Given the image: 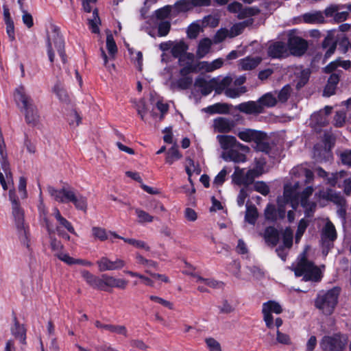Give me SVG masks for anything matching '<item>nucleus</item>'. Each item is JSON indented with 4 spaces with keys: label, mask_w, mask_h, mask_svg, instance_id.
<instances>
[{
    "label": "nucleus",
    "mask_w": 351,
    "mask_h": 351,
    "mask_svg": "<svg viewBox=\"0 0 351 351\" xmlns=\"http://www.w3.org/2000/svg\"><path fill=\"white\" fill-rule=\"evenodd\" d=\"M12 186L13 184L10 185L8 189L10 190L9 196L12 204V215L15 226L21 244L29 249L30 247V241L29 239L27 226L25 223L24 211L19 206V204L16 199L14 192L11 189Z\"/></svg>",
    "instance_id": "1"
},
{
    "label": "nucleus",
    "mask_w": 351,
    "mask_h": 351,
    "mask_svg": "<svg viewBox=\"0 0 351 351\" xmlns=\"http://www.w3.org/2000/svg\"><path fill=\"white\" fill-rule=\"evenodd\" d=\"M260 13V10L256 6L253 7H244L241 6V9L240 10L239 14L237 15V17L240 19H243L245 18L252 17L253 16H256Z\"/></svg>",
    "instance_id": "39"
},
{
    "label": "nucleus",
    "mask_w": 351,
    "mask_h": 351,
    "mask_svg": "<svg viewBox=\"0 0 351 351\" xmlns=\"http://www.w3.org/2000/svg\"><path fill=\"white\" fill-rule=\"evenodd\" d=\"M81 275L83 279L88 285L94 289H99L101 287V276H97L87 270L81 271Z\"/></svg>",
    "instance_id": "29"
},
{
    "label": "nucleus",
    "mask_w": 351,
    "mask_h": 351,
    "mask_svg": "<svg viewBox=\"0 0 351 351\" xmlns=\"http://www.w3.org/2000/svg\"><path fill=\"white\" fill-rule=\"evenodd\" d=\"M70 187H63L61 189H56L53 186H49L47 187V192L49 195L56 202L60 203H66V195H65L69 192Z\"/></svg>",
    "instance_id": "25"
},
{
    "label": "nucleus",
    "mask_w": 351,
    "mask_h": 351,
    "mask_svg": "<svg viewBox=\"0 0 351 351\" xmlns=\"http://www.w3.org/2000/svg\"><path fill=\"white\" fill-rule=\"evenodd\" d=\"M195 86L201 88V93L204 95H208L214 90L213 79L207 81L203 77H198L195 80Z\"/></svg>",
    "instance_id": "31"
},
{
    "label": "nucleus",
    "mask_w": 351,
    "mask_h": 351,
    "mask_svg": "<svg viewBox=\"0 0 351 351\" xmlns=\"http://www.w3.org/2000/svg\"><path fill=\"white\" fill-rule=\"evenodd\" d=\"M287 53V47L282 42H276L269 45L267 50L268 56L272 58H280Z\"/></svg>",
    "instance_id": "22"
},
{
    "label": "nucleus",
    "mask_w": 351,
    "mask_h": 351,
    "mask_svg": "<svg viewBox=\"0 0 351 351\" xmlns=\"http://www.w3.org/2000/svg\"><path fill=\"white\" fill-rule=\"evenodd\" d=\"M262 312L266 326L271 328L274 325L271 313L280 314L282 312V308L278 302L270 300L263 303Z\"/></svg>",
    "instance_id": "8"
},
{
    "label": "nucleus",
    "mask_w": 351,
    "mask_h": 351,
    "mask_svg": "<svg viewBox=\"0 0 351 351\" xmlns=\"http://www.w3.org/2000/svg\"><path fill=\"white\" fill-rule=\"evenodd\" d=\"M214 130L219 133H228L235 126L234 121L226 117H218L213 120Z\"/></svg>",
    "instance_id": "17"
},
{
    "label": "nucleus",
    "mask_w": 351,
    "mask_h": 351,
    "mask_svg": "<svg viewBox=\"0 0 351 351\" xmlns=\"http://www.w3.org/2000/svg\"><path fill=\"white\" fill-rule=\"evenodd\" d=\"M124 272L125 274L130 275L132 277L139 278L140 279L143 280L144 281L145 284L147 286L154 287V281L152 279H150L149 278L146 277L139 273L134 272L132 271H129V270L125 271Z\"/></svg>",
    "instance_id": "59"
},
{
    "label": "nucleus",
    "mask_w": 351,
    "mask_h": 351,
    "mask_svg": "<svg viewBox=\"0 0 351 351\" xmlns=\"http://www.w3.org/2000/svg\"><path fill=\"white\" fill-rule=\"evenodd\" d=\"M254 191L260 193L263 195H267L269 193V187L268 185L263 182V181H258L256 182L254 184Z\"/></svg>",
    "instance_id": "55"
},
{
    "label": "nucleus",
    "mask_w": 351,
    "mask_h": 351,
    "mask_svg": "<svg viewBox=\"0 0 351 351\" xmlns=\"http://www.w3.org/2000/svg\"><path fill=\"white\" fill-rule=\"evenodd\" d=\"M347 342L346 338L341 334L324 336L320 347L323 351H343Z\"/></svg>",
    "instance_id": "7"
},
{
    "label": "nucleus",
    "mask_w": 351,
    "mask_h": 351,
    "mask_svg": "<svg viewBox=\"0 0 351 351\" xmlns=\"http://www.w3.org/2000/svg\"><path fill=\"white\" fill-rule=\"evenodd\" d=\"M237 110L241 112L245 113L247 114H257L262 113V108L260 104L257 101H250L243 102L235 107Z\"/></svg>",
    "instance_id": "19"
},
{
    "label": "nucleus",
    "mask_w": 351,
    "mask_h": 351,
    "mask_svg": "<svg viewBox=\"0 0 351 351\" xmlns=\"http://www.w3.org/2000/svg\"><path fill=\"white\" fill-rule=\"evenodd\" d=\"M292 179L301 178L304 184L310 183L314 178L313 173L304 165H298L291 169Z\"/></svg>",
    "instance_id": "18"
},
{
    "label": "nucleus",
    "mask_w": 351,
    "mask_h": 351,
    "mask_svg": "<svg viewBox=\"0 0 351 351\" xmlns=\"http://www.w3.org/2000/svg\"><path fill=\"white\" fill-rule=\"evenodd\" d=\"M344 5H330L328 6L324 11V14L326 17H332L333 19H335V15L336 14L337 12L339 11L340 9L343 8Z\"/></svg>",
    "instance_id": "57"
},
{
    "label": "nucleus",
    "mask_w": 351,
    "mask_h": 351,
    "mask_svg": "<svg viewBox=\"0 0 351 351\" xmlns=\"http://www.w3.org/2000/svg\"><path fill=\"white\" fill-rule=\"evenodd\" d=\"M182 155L179 153L178 147L176 146L171 147L167 153L166 162L171 165L176 160L181 158Z\"/></svg>",
    "instance_id": "46"
},
{
    "label": "nucleus",
    "mask_w": 351,
    "mask_h": 351,
    "mask_svg": "<svg viewBox=\"0 0 351 351\" xmlns=\"http://www.w3.org/2000/svg\"><path fill=\"white\" fill-rule=\"evenodd\" d=\"M265 216L267 220L271 221L277 219V211L276 208L272 204H268L265 210Z\"/></svg>",
    "instance_id": "56"
},
{
    "label": "nucleus",
    "mask_w": 351,
    "mask_h": 351,
    "mask_svg": "<svg viewBox=\"0 0 351 351\" xmlns=\"http://www.w3.org/2000/svg\"><path fill=\"white\" fill-rule=\"evenodd\" d=\"M291 88L289 86H285L278 95V99L279 101L284 103L287 101L290 95Z\"/></svg>",
    "instance_id": "64"
},
{
    "label": "nucleus",
    "mask_w": 351,
    "mask_h": 351,
    "mask_svg": "<svg viewBox=\"0 0 351 351\" xmlns=\"http://www.w3.org/2000/svg\"><path fill=\"white\" fill-rule=\"evenodd\" d=\"M16 102L21 103L25 114V121L31 125H36L40 120V115L32 99L26 93L23 86L19 87L15 92Z\"/></svg>",
    "instance_id": "2"
},
{
    "label": "nucleus",
    "mask_w": 351,
    "mask_h": 351,
    "mask_svg": "<svg viewBox=\"0 0 351 351\" xmlns=\"http://www.w3.org/2000/svg\"><path fill=\"white\" fill-rule=\"evenodd\" d=\"M217 139L221 149L225 151L237 147L243 152H248L249 147L237 141V138L230 135H217Z\"/></svg>",
    "instance_id": "10"
},
{
    "label": "nucleus",
    "mask_w": 351,
    "mask_h": 351,
    "mask_svg": "<svg viewBox=\"0 0 351 351\" xmlns=\"http://www.w3.org/2000/svg\"><path fill=\"white\" fill-rule=\"evenodd\" d=\"M54 234L55 232L53 233H51V234L49 233V235L50 238L51 248L55 252L56 254H58V252H61L64 248V246L62 244V243L54 237Z\"/></svg>",
    "instance_id": "49"
},
{
    "label": "nucleus",
    "mask_w": 351,
    "mask_h": 351,
    "mask_svg": "<svg viewBox=\"0 0 351 351\" xmlns=\"http://www.w3.org/2000/svg\"><path fill=\"white\" fill-rule=\"evenodd\" d=\"M171 29V23L169 21H162L158 23V34L159 36H167Z\"/></svg>",
    "instance_id": "53"
},
{
    "label": "nucleus",
    "mask_w": 351,
    "mask_h": 351,
    "mask_svg": "<svg viewBox=\"0 0 351 351\" xmlns=\"http://www.w3.org/2000/svg\"><path fill=\"white\" fill-rule=\"evenodd\" d=\"M171 13L170 6H165L162 8L157 10L155 12V15L157 19L162 21H167L166 19L169 17Z\"/></svg>",
    "instance_id": "52"
},
{
    "label": "nucleus",
    "mask_w": 351,
    "mask_h": 351,
    "mask_svg": "<svg viewBox=\"0 0 351 351\" xmlns=\"http://www.w3.org/2000/svg\"><path fill=\"white\" fill-rule=\"evenodd\" d=\"M254 22L252 19L245 21L243 22L238 23L234 24L230 29V37L234 38L239 34H241L244 29L251 25Z\"/></svg>",
    "instance_id": "36"
},
{
    "label": "nucleus",
    "mask_w": 351,
    "mask_h": 351,
    "mask_svg": "<svg viewBox=\"0 0 351 351\" xmlns=\"http://www.w3.org/2000/svg\"><path fill=\"white\" fill-rule=\"evenodd\" d=\"M282 239L285 247L290 248L293 243V232L290 228L285 230Z\"/></svg>",
    "instance_id": "60"
},
{
    "label": "nucleus",
    "mask_w": 351,
    "mask_h": 351,
    "mask_svg": "<svg viewBox=\"0 0 351 351\" xmlns=\"http://www.w3.org/2000/svg\"><path fill=\"white\" fill-rule=\"evenodd\" d=\"M300 20L308 24L323 23L324 22V16L321 11H313L301 15Z\"/></svg>",
    "instance_id": "21"
},
{
    "label": "nucleus",
    "mask_w": 351,
    "mask_h": 351,
    "mask_svg": "<svg viewBox=\"0 0 351 351\" xmlns=\"http://www.w3.org/2000/svg\"><path fill=\"white\" fill-rule=\"evenodd\" d=\"M97 265H98L99 271L103 272L121 269L125 266V262L121 258H117L112 261L106 256H103L97 261Z\"/></svg>",
    "instance_id": "12"
},
{
    "label": "nucleus",
    "mask_w": 351,
    "mask_h": 351,
    "mask_svg": "<svg viewBox=\"0 0 351 351\" xmlns=\"http://www.w3.org/2000/svg\"><path fill=\"white\" fill-rule=\"evenodd\" d=\"M288 44L291 53L296 56H302L308 48L307 42L298 36H290Z\"/></svg>",
    "instance_id": "14"
},
{
    "label": "nucleus",
    "mask_w": 351,
    "mask_h": 351,
    "mask_svg": "<svg viewBox=\"0 0 351 351\" xmlns=\"http://www.w3.org/2000/svg\"><path fill=\"white\" fill-rule=\"evenodd\" d=\"M221 158L225 161H232L236 163L244 162L246 160L245 155L240 153L234 148L223 152L221 154Z\"/></svg>",
    "instance_id": "23"
},
{
    "label": "nucleus",
    "mask_w": 351,
    "mask_h": 351,
    "mask_svg": "<svg viewBox=\"0 0 351 351\" xmlns=\"http://www.w3.org/2000/svg\"><path fill=\"white\" fill-rule=\"evenodd\" d=\"M296 276H303L304 281H319L322 278L320 269L314 264L302 256L294 268Z\"/></svg>",
    "instance_id": "6"
},
{
    "label": "nucleus",
    "mask_w": 351,
    "mask_h": 351,
    "mask_svg": "<svg viewBox=\"0 0 351 351\" xmlns=\"http://www.w3.org/2000/svg\"><path fill=\"white\" fill-rule=\"evenodd\" d=\"M339 293L337 287L320 292L315 301V307L325 315H331L337 304Z\"/></svg>",
    "instance_id": "4"
},
{
    "label": "nucleus",
    "mask_w": 351,
    "mask_h": 351,
    "mask_svg": "<svg viewBox=\"0 0 351 351\" xmlns=\"http://www.w3.org/2000/svg\"><path fill=\"white\" fill-rule=\"evenodd\" d=\"M66 193V203L72 202L76 209L84 213L86 212L88 203L87 198L85 196L77 193L76 191L71 187H70L69 191Z\"/></svg>",
    "instance_id": "11"
},
{
    "label": "nucleus",
    "mask_w": 351,
    "mask_h": 351,
    "mask_svg": "<svg viewBox=\"0 0 351 351\" xmlns=\"http://www.w3.org/2000/svg\"><path fill=\"white\" fill-rule=\"evenodd\" d=\"M92 10L93 11V17L88 20V24L92 32L97 34L99 32V25L100 24V19L98 15L97 10L92 9Z\"/></svg>",
    "instance_id": "45"
},
{
    "label": "nucleus",
    "mask_w": 351,
    "mask_h": 351,
    "mask_svg": "<svg viewBox=\"0 0 351 351\" xmlns=\"http://www.w3.org/2000/svg\"><path fill=\"white\" fill-rule=\"evenodd\" d=\"M109 234L113 236L114 238H118L123 240L125 243L139 249H143L145 251H149L150 247L143 241L141 240H137L135 239H128L122 237L119 235H118L114 232H109Z\"/></svg>",
    "instance_id": "30"
},
{
    "label": "nucleus",
    "mask_w": 351,
    "mask_h": 351,
    "mask_svg": "<svg viewBox=\"0 0 351 351\" xmlns=\"http://www.w3.org/2000/svg\"><path fill=\"white\" fill-rule=\"evenodd\" d=\"M232 82V78L230 76H226L221 79L213 78V84L214 83V90L217 94H221L223 91L225 92L226 89L228 88V86Z\"/></svg>",
    "instance_id": "26"
},
{
    "label": "nucleus",
    "mask_w": 351,
    "mask_h": 351,
    "mask_svg": "<svg viewBox=\"0 0 351 351\" xmlns=\"http://www.w3.org/2000/svg\"><path fill=\"white\" fill-rule=\"evenodd\" d=\"M193 79L191 77H182L179 80L172 81L170 85L171 90H186L192 84Z\"/></svg>",
    "instance_id": "33"
},
{
    "label": "nucleus",
    "mask_w": 351,
    "mask_h": 351,
    "mask_svg": "<svg viewBox=\"0 0 351 351\" xmlns=\"http://www.w3.org/2000/svg\"><path fill=\"white\" fill-rule=\"evenodd\" d=\"M106 49L108 51L110 58L113 59L117 53V47L114 38L110 31L107 32Z\"/></svg>",
    "instance_id": "40"
},
{
    "label": "nucleus",
    "mask_w": 351,
    "mask_h": 351,
    "mask_svg": "<svg viewBox=\"0 0 351 351\" xmlns=\"http://www.w3.org/2000/svg\"><path fill=\"white\" fill-rule=\"evenodd\" d=\"M316 171L318 176L324 178L326 183L332 186H335L338 180L343 178L346 176V173L344 171L329 173L321 167L317 168Z\"/></svg>",
    "instance_id": "16"
},
{
    "label": "nucleus",
    "mask_w": 351,
    "mask_h": 351,
    "mask_svg": "<svg viewBox=\"0 0 351 351\" xmlns=\"http://www.w3.org/2000/svg\"><path fill=\"white\" fill-rule=\"evenodd\" d=\"M110 332L112 333L123 335L125 337H127L128 335V330L123 325L112 324Z\"/></svg>",
    "instance_id": "62"
},
{
    "label": "nucleus",
    "mask_w": 351,
    "mask_h": 351,
    "mask_svg": "<svg viewBox=\"0 0 351 351\" xmlns=\"http://www.w3.org/2000/svg\"><path fill=\"white\" fill-rule=\"evenodd\" d=\"M239 138L245 142H254L256 144H261L266 138V134L262 132L245 129L238 133Z\"/></svg>",
    "instance_id": "13"
},
{
    "label": "nucleus",
    "mask_w": 351,
    "mask_h": 351,
    "mask_svg": "<svg viewBox=\"0 0 351 351\" xmlns=\"http://www.w3.org/2000/svg\"><path fill=\"white\" fill-rule=\"evenodd\" d=\"M230 106L227 104H215L206 108V112L210 114H227L230 111Z\"/></svg>",
    "instance_id": "38"
},
{
    "label": "nucleus",
    "mask_w": 351,
    "mask_h": 351,
    "mask_svg": "<svg viewBox=\"0 0 351 351\" xmlns=\"http://www.w3.org/2000/svg\"><path fill=\"white\" fill-rule=\"evenodd\" d=\"M53 92L56 95L60 101L62 102H69V99L68 94L59 82L54 85Z\"/></svg>",
    "instance_id": "43"
},
{
    "label": "nucleus",
    "mask_w": 351,
    "mask_h": 351,
    "mask_svg": "<svg viewBox=\"0 0 351 351\" xmlns=\"http://www.w3.org/2000/svg\"><path fill=\"white\" fill-rule=\"evenodd\" d=\"M308 223L306 220L302 219L300 221L298 226V230L295 234V242L298 243L304 233Z\"/></svg>",
    "instance_id": "54"
},
{
    "label": "nucleus",
    "mask_w": 351,
    "mask_h": 351,
    "mask_svg": "<svg viewBox=\"0 0 351 351\" xmlns=\"http://www.w3.org/2000/svg\"><path fill=\"white\" fill-rule=\"evenodd\" d=\"M258 211L256 208L253 205H246V212L245 215V220L254 225L258 217Z\"/></svg>",
    "instance_id": "41"
},
{
    "label": "nucleus",
    "mask_w": 351,
    "mask_h": 351,
    "mask_svg": "<svg viewBox=\"0 0 351 351\" xmlns=\"http://www.w3.org/2000/svg\"><path fill=\"white\" fill-rule=\"evenodd\" d=\"M252 172L247 171L244 173V169H241L239 167H235L234 172L232 176V181L237 185H245L248 186L253 183L254 179L251 175Z\"/></svg>",
    "instance_id": "15"
},
{
    "label": "nucleus",
    "mask_w": 351,
    "mask_h": 351,
    "mask_svg": "<svg viewBox=\"0 0 351 351\" xmlns=\"http://www.w3.org/2000/svg\"><path fill=\"white\" fill-rule=\"evenodd\" d=\"M264 239L268 245L272 247L276 245L279 240L278 230L274 227L267 228L264 232Z\"/></svg>",
    "instance_id": "32"
},
{
    "label": "nucleus",
    "mask_w": 351,
    "mask_h": 351,
    "mask_svg": "<svg viewBox=\"0 0 351 351\" xmlns=\"http://www.w3.org/2000/svg\"><path fill=\"white\" fill-rule=\"evenodd\" d=\"M47 46V53L51 62H53L54 60V50H56L59 53L62 62H66L64 42L60 34V29L56 26H52L51 31L48 33Z\"/></svg>",
    "instance_id": "5"
},
{
    "label": "nucleus",
    "mask_w": 351,
    "mask_h": 351,
    "mask_svg": "<svg viewBox=\"0 0 351 351\" xmlns=\"http://www.w3.org/2000/svg\"><path fill=\"white\" fill-rule=\"evenodd\" d=\"M300 184V181H293V183L286 184L284 187L283 198L285 203L290 202L293 209H295L302 200L306 199L310 197L313 189L312 186H307L301 194H299L298 189Z\"/></svg>",
    "instance_id": "3"
},
{
    "label": "nucleus",
    "mask_w": 351,
    "mask_h": 351,
    "mask_svg": "<svg viewBox=\"0 0 351 351\" xmlns=\"http://www.w3.org/2000/svg\"><path fill=\"white\" fill-rule=\"evenodd\" d=\"M319 197L326 200H330L341 207L346 203L345 199L340 195V193H337L330 189L326 191H320L319 192Z\"/></svg>",
    "instance_id": "20"
},
{
    "label": "nucleus",
    "mask_w": 351,
    "mask_h": 351,
    "mask_svg": "<svg viewBox=\"0 0 351 351\" xmlns=\"http://www.w3.org/2000/svg\"><path fill=\"white\" fill-rule=\"evenodd\" d=\"M322 239L324 241H333L337 238L336 229L330 221H328L322 230Z\"/></svg>",
    "instance_id": "27"
},
{
    "label": "nucleus",
    "mask_w": 351,
    "mask_h": 351,
    "mask_svg": "<svg viewBox=\"0 0 351 351\" xmlns=\"http://www.w3.org/2000/svg\"><path fill=\"white\" fill-rule=\"evenodd\" d=\"M128 282L123 278H117L108 274L101 275V287L99 290L108 291V289L118 288L125 289Z\"/></svg>",
    "instance_id": "9"
},
{
    "label": "nucleus",
    "mask_w": 351,
    "mask_h": 351,
    "mask_svg": "<svg viewBox=\"0 0 351 351\" xmlns=\"http://www.w3.org/2000/svg\"><path fill=\"white\" fill-rule=\"evenodd\" d=\"M247 92L245 86L237 88H228L225 90V95L230 98H237Z\"/></svg>",
    "instance_id": "47"
},
{
    "label": "nucleus",
    "mask_w": 351,
    "mask_h": 351,
    "mask_svg": "<svg viewBox=\"0 0 351 351\" xmlns=\"http://www.w3.org/2000/svg\"><path fill=\"white\" fill-rule=\"evenodd\" d=\"M211 40L208 38L202 40L198 45L197 54L199 58H203L206 53H208L210 46Z\"/></svg>",
    "instance_id": "44"
},
{
    "label": "nucleus",
    "mask_w": 351,
    "mask_h": 351,
    "mask_svg": "<svg viewBox=\"0 0 351 351\" xmlns=\"http://www.w3.org/2000/svg\"><path fill=\"white\" fill-rule=\"evenodd\" d=\"M257 102L260 104L263 112L265 107L271 108L274 106L276 104L277 99L271 93H268L259 98Z\"/></svg>",
    "instance_id": "37"
},
{
    "label": "nucleus",
    "mask_w": 351,
    "mask_h": 351,
    "mask_svg": "<svg viewBox=\"0 0 351 351\" xmlns=\"http://www.w3.org/2000/svg\"><path fill=\"white\" fill-rule=\"evenodd\" d=\"M301 206L305 209V213L307 217L311 216L312 213L314 211L316 204L314 202H309L306 199L302 200L300 202Z\"/></svg>",
    "instance_id": "61"
},
{
    "label": "nucleus",
    "mask_w": 351,
    "mask_h": 351,
    "mask_svg": "<svg viewBox=\"0 0 351 351\" xmlns=\"http://www.w3.org/2000/svg\"><path fill=\"white\" fill-rule=\"evenodd\" d=\"M339 82V75L338 73H332L329 77L327 84L324 90V95L330 97L335 94L337 85Z\"/></svg>",
    "instance_id": "28"
},
{
    "label": "nucleus",
    "mask_w": 351,
    "mask_h": 351,
    "mask_svg": "<svg viewBox=\"0 0 351 351\" xmlns=\"http://www.w3.org/2000/svg\"><path fill=\"white\" fill-rule=\"evenodd\" d=\"M135 213L138 217V221L141 223L146 222H152L154 219V217L150 215L147 212L141 210L139 208L135 209Z\"/></svg>",
    "instance_id": "51"
},
{
    "label": "nucleus",
    "mask_w": 351,
    "mask_h": 351,
    "mask_svg": "<svg viewBox=\"0 0 351 351\" xmlns=\"http://www.w3.org/2000/svg\"><path fill=\"white\" fill-rule=\"evenodd\" d=\"M346 112L338 111L334 117V124L337 127H342L346 121Z\"/></svg>",
    "instance_id": "63"
},
{
    "label": "nucleus",
    "mask_w": 351,
    "mask_h": 351,
    "mask_svg": "<svg viewBox=\"0 0 351 351\" xmlns=\"http://www.w3.org/2000/svg\"><path fill=\"white\" fill-rule=\"evenodd\" d=\"M187 48V45L182 41L173 43L171 53L175 58H178L186 52Z\"/></svg>",
    "instance_id": "48"
},
{
    "label": "nucleus",
    "mask_w": 351,
    "mask_h": 351,
    "mask_svg": "<svg viewBox=\"0 0 351 351\" xmlns=\"http://www.w3.org/2000/svg\"><path fill=\"white\" fill-rule=\"evenodd\" d=\"M38 210H39L40 217H42V219L45 223V226L47 228L48 233H49L50 234L51 233H53L55 232L54 226L52 224V223L50 222L49 219L47 218V208L43 203V199L41 198V197H40V204L38 205Z\"/></svg>",
    "instance_id": "34"
},
{
    "label": "nucleus",
    "mask_w": 351,
    "mask_h": 351,
    "mask_svg": "<svg viewBox=\"0 0 351 351\" xmlns=\"http://www.w3.org/2000/svg\"><path fill=\"white\" fill-rule=\"evenodd\" d=\"M56 221L58 222L57 226H60V229H62V228H64L69 232L76 234V232L75 231L73 226L66 219L62 217L61 218L58 219Z\"/></svg>",
    "instance_id": "58"
},
{
    "label": "nucleus",
    "mask_w": 351,
    "mask_h": 351,
    "mask_svg": "<svg viewBox=\"0 0 351 351\" xmlns=\"http://www.w3.org/2000/svg\"><path fill=\"white\" fill-rule=\"evenodd\" d=\"M11 332L21 343H25V329L23 325L19 324L16 318H14V324L11 328Z\"/></svg>",
    "instance_id": "35"
},
{
    "label": "nucleus",
    "mask_w": 351,
    "mask_h": 351,
    "mask_svg": "<svg viewBox=\"0 0 351 351\" xmlns=\"http://www.w3.org/2000/svg\"><path fill=\"white\" fill-rule=\"evenodd\" d=\"M262 61L260 57L247 56L239 61V68L242 71H250L255 69Z\"/></svg>",
    "instance_id": "24"
},
{
    "label": "nucleus",
    "mask_w": 351,
    "mask_h": 351,
    "mask_svg": "<svg viewBox=\"0 0 351 351\" xmlns=\"http://www.w3.org/2000/svg\"><path fill=\"white\" fill-rule=\"evenodd\" d=\"M136 260L137 263L140 265L146 266L147 267H154L156 268L158 267V263L152 260H149L143 257L139 253H136L135 255Z\"/></svg>",
    "instance_id": "50"
},
{
    "label": "nucleus",
    "mask_w": 351,
    "mask_h": 351,
    "mask_svg": "<svg viewBox=\"0 0 351 351\" xmlns=\"http://www.w3.org/2000/svg\"><path fill=\"white\" fill-rule=\"evenodd\" d=\"M92 237L95 240H99L100 241H104L108 239V234L105 228L98 226H93L91 228Z\"/></svg>",
    "instance_id": "42"
}]
</instances>
